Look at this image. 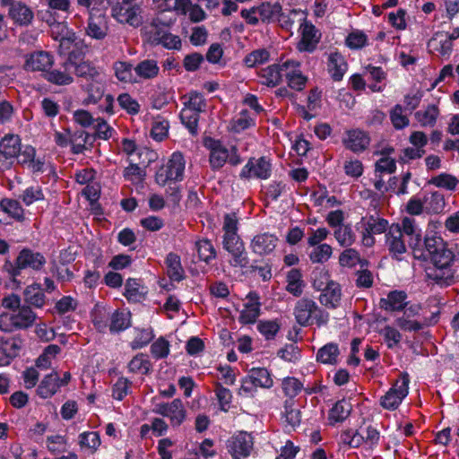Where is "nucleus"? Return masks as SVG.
Wrapping results in <instances>:
<instances>
[{
	"label": "nucleus",
	"mask_w": 459,
	"mask_h": 459,
	"mask_svg": "<svg viewBox=\"0 0 459 459\" xmlns=\"http://www.w3.org/2000/svg\"><path fill=\"white\" fill-rule=\"evenodd\" d=\"M199 117V113L194 112L190 109L183 108L180 112L182 124L186 126L193 135H195L198 133Z\"/></svg>",
	"instance_id": "6e6d98bb"
},
{
	"label": "nucleus",
	"mask_w": 459,
	"mask_h": 459,
	"mask_svg": "<svg viewBox=\"0 0 459 459\" xmlns=\"http://www.w3.org/2000/svg\"><path fill=\"white\" fill-rule=\"evenodd\" d=\"M131 325V313L126 309H117L110 315L109 331L118 333Z\"/></svg>",
	"instance_id": "7c9ffc66"
},
{
	"label": "nucleus",
	"mask_w": 459,
	"mask_h": 459,
	"mask_svg": "<svg viewBox=\"0 0 459 459\" xmlns=\"http://www.w3.org/2000/svg\"><path fill=\"white\" fill-rule=\"evenodd\" d=\"M21 150L22 143L18 134H7L0 140V171L13 166Z\"/></svg>",
	"instance_id": "1a4fd4ad"
},
{
	"label": "nucleus",
	"mask_w": 459,
	"mask_h": 459,
	"mask_svg": "<svg viewBox=\"0 0 459 459\" xmlns=\"http://www.w3.org/2000/svg\"><path fill=\"white\" fill-rule=\"evenodd\" d=\"M301 40L299 44V49L307 52H313L319 42L320 35L316 27L309 22H305L300 25Z\"/></svg>",
	"instance_id": "4be33fe9"
},
{
	"label": "nucleus",
	"mask_w": 459,
	"mask_h": 459,
	"mask_svg": "<svg viewBox=\"0 0 459 459\" xmlns=\"http://www.w3.org/2000/svg\"><path fill=\"white\" fill-rule=\"evenodd\" d=\"M60 388L59 376L56 372L47 375L38 386V394L44 399L53 396Z\"/></svg>",
	"instance_id": "bb28decb"
},
{
	"label": "nucleus",
	"mask_w": 459,
	"mask_h": 459,
	"mask_svg": "<svg viewBox=\"0 0 459 459\" xmlns=\"http://www.w3.org/2000/svg\"><path fill=\"white\" fill-rule=\"evenodd\" d=\"M281 11V4L278 2H263L250 9H243L240 15L247 24L255 26L259 22L263 23L278 22Z\"/></svg>",
	"instance_id": "39448f33"
},
{
	"label": "nucleus",
	"mask_w": 459,
	"mask_h": 459,
	"mask_svg": "<svg viewBox=\"0 0 459 459\" xmlns=\"http://www.w3.org/2000/svg\"><path fill=\"white\" fill-rule=\"evenodd\" d=\"M147 293L146 288L135 279H128L125 286L124 295L132 302H140Z\"/></svg>",
	"instance_id": "c9c22d12"
},
{
	"label": "nucleus",
	"mask_w": 459,
	"mask_h": 459,
	"mask_svg": "<svg viewBox=\"0 0 459 459\" xmlns=\"http://www.w3.org/2000/svg\"><path fill=\"white\" fill-rule=\"evenodd\" d=\"M333 234L342 247H351L356 240V235L349 224L335 229Z\"/></svg>",
	"instance_id": "8fccbe9b"
},
{
	"label": "nucleus",
	"mask_w": 459,
	"mask_h": 459,
	"mask_svg": "<svg viewBox=\"0 0 459 459\" xmlns=\"http://www.w3.org/2000/svg\"><path fill=\"white\" fill-rule=\"evenodd\" d=\"M55 62L53 55L48 51L37 50L24 56L22 68L26 72L47 73Z\"/></svg>",
	"instance_id": "9d476101"
},
{
	"label": "nucleus",
	"mask_w": 459,
	"mask_h": 459,
	"mask_svg": "<svg viewBox=\"0 0 459 459\" xmlns=\"http://www.w3.org/2000/svg\"><path fill=\"white\" fill-rule=\"evenodd\" d=\"M261 304H245L244 309L239 316V322L242 324H253L260 315Z\"/></svg>",
	"instance_id": "052dcab7"
},
{
	"label": "nucleus",
	"mask_w": 459,
	"mask_h": 459,
	"mask_svg": "<svg viewBox=\"0 0 459 459\" xmlns=\"http://www.w3.org/2000/svg\"><path fill=\"white\" fill-rule=\"evenodd\" d=\"M306 19V13L302 10L292 9L287 13L281 11L279 15L278 23L282 29L290 30L295 24L299 23V26L303 24Z\"/></svg>",
	"instance_id": "c756f323"
},
{
	"label": "nucleus",
	"mask_w": 459,
	"mask_h": 459,
	"mask_svg": "<svg viewBox=\"0 0 459 459\" xmlns=\"http://www.w3.org/2000/svg\"><path fill=\"white\" fill-rule=\"evenodd\" d=\"M215 394L218 399L221 410L228 411L230 404L232 401V394L230 389L224 387L221 384L217 383L215 386Z\"/></svg>",
	"instance_id": "e2e57ef3"
},
{
	"label": "nucleus",
	"mask_w": 459,
	"mask_h": 459,
	"mask_svg": "<svg viewBox=\"0 0 459 459\" xmlns=\"http://www.w3.org/2000/svg\"><path fill=\"white\" fill-rule=\"evenodd\" d=\"M36 317V314L29 306H22L13 314L0 315V330L10 333L15 329L28 328L34 324Z\"/></svg>",
	"instance_id": "423d86ee"
},
{
	"label": "nucleus",
	"mask_w": 459,
	"mask_h": 459,
	"mask_svg": "<svg viewBox=\"0 0 459 459\" xmlns=\"http://www.w3.org/2000/svg\"><path fill=\"white\" fill-rule=\"evenodd\" d=\"M425 211L428 213H441L446 206L445 196L443 194L435 191L424 197Z\"/></svg>",
	"instance_id": "72a5a7b5"
},
{
	"label": "nucleus",
	"mask_w": 459,
	"mask_h": 459,
	"mask_svg": "<svg viewBox=\"0 0 459 459\" xmlns=\"http://www.w3.org/2000/svg\"><path fill=\"white\" fill-rule=\"evenodd\" d=\"M108 33V23L105 11L88 13L85 35L96 40H102Z\"/></svg>",
	"instance_id": "2eb2a0df"
},
{
	"label": "nucleus",
	"mask_w": 459,
	"mask_h": 459,
	"mask_svg": "<svg viewBox=\"0 0 459 459\" xmlns=\"http://www.w3.org/2000/svg\"><path fill=\"white\" fill-rule=\"evenodd\" d=\"M409 375L402 373L400 379L380 398L381 406L389 411L396 410L409 394Z\"/></svg>",
	"instance_id": "6e6552de"
},
{
	"label": "nucleus",
	"mask_w": 459,
	"mask_h": 459,
	"mask_svg": "<svg viewBox=\"0 0 459 459\" xmlns=\"http://www.w3.org/2000/svg\"><path fill=\"white\" fill-rule=\"evenodd\" d=\"M142 8L138 4H117L112 7V17L120 23L129 24L134 28L142 24Z\"/></svg>",
	"instance_id": "ddd939ff"
},
{
	"label": "nucleus",
	"mask_w": 459,
	"mask_h": 459,
	"mask_svg": "<svg viewBox=\"0 0 459 459\" xmlns=\"http://www.w3.org/2000/svg\"><path fill=\"white\" fill-rule=\"evenodd\" d=\"M39 15L40 16V19L43 22L48 23V25L52 27L53 29L56 28L61 31L66 29L65 23L60 21L62 19L61 15L58 13H55L49 8L45 12L39 13Z\"/></svg>",
	"instance_id": "680f3d73"
},
{
	"label": "nucleus",
	"mask_w": 459,
	"mask_h": 459,
	"mask_svg": "<svg viewBox=\"0 0 459 459\" xmlns=\"http://www.w3.org/2000/svg\"><path fill=\"white\" fill-rule=\"evenodd\" d=\"M277 241L278 238L275 235L262 233L253 238L250 247L255 254L266 255L275 249Z\"/></svg>",
	"instance_id": "6ab92c4d"
},
{
	"label": "nucleus",
	"mask_w": 459,
	"mask_h": 459,
	"mask_svg": "<svg viewBox=\"0 0 459 459\" xmlns=\"http://www.w3.org/2000/svg\"><path fill=\"white\" fill-rule=\"evenodd\" d=\"M339 353L337 344L327 343L318 350L316 360L324 364H336Z\"/></svg>",
	"instance_id": "58836bf2"
},
{
	"label": "nucleus",
	"mask_w": 459,
	"mask_h": 459,
	"mask_svg": "<svg viewBox=\"0 0 459 459\" xmlns=\"http://www.w3.org/2000/svg\"><path fill=\"white\" fill-rule=\"evenodd\" d=\"M286 290L295 297H299L303 293L305 282L302 274L299 269L293 268L288 272L286 276Z\"/></svg>",
	"instance_id": "2f4dec72"
},
{
	"label": "nucleus",
	"mask_w": 459,
	"mask_h": 459,
	"mask_svg": "<svg viewBox=\"0 0 459 459\" xmlns=\"http://www.w3.org/2000/svg\"><path fill=\"white\" fill-rule=\"evenodd\" d=\"M145 176V170L136 164H130L124 171V177L134 184L142 183Z\"/></svg>",
	"instance_id": "774afa93"
},
{
	"label": "nucleus",
	"mask_w": 459,
	"mask_h": 459,
	"mask_svg": "<svg viewBox=\"0 0 459 459\" xmlns=\"http://www.w3.org/2000/svg\"><path fill=\"white\" fill-rule=\"evenodd\" d=\"M348 65L339 52H331L327 57V70L333 81L339 82L343 78Z\"/></svg>",
	"instance_id": "b1692460"
},
{
	"label": "nucleus",
	"mask_w": 459,
	"mask_h": 459,
	"mask_svg": "<svg viewBox=\"0 0 459 459\" xmlns=\"http://www.w3.org/2000/svg\"><path fill=\"white\" fill-rule=\"evenodd\" d=\"M1 209L18 221L24 220V210L19 201L4 198L0 202Z\"/></svg>",
	"instance_id": "a18cd8bd"
},
{
	"label": "nucleus",
	"mask_w": 459,
	"mask_h": 459,
	"mask_svg": "<svg viewBox=\"0 0 459 459\" xmlns=\"http://www.w3.org/2000/svg\"><path fill=\"white\" fill-rule=\"evenodd\" d=\"M154 412L169 419L173 428L179 427L186 419V410L178 398L170 403H161L155 406Z\"/></svg>",
	"instance_id": "9b49d317"
},
{
	"label": "nucleus",
	"mask_w": 459,
	"mask_h": 459,
	"mask_svg": "<svg viewBox=\"0 0 459 459\" xmlns=\"http://www.w3.org/2000/svg\"><path fill=\"white\" fill-rule=\"evenodd\" d=\"M421 253L420 258L429 261L424 270L427 281L441 287L450 286L455 282V271L452 267L455 254L442 238L426 236L422 240L421 251H418V255Z\"/></svg>",
	"instance_id": "f257e3e1"
},
{
	"label": "nucleus",
	"mask_w": 459,
	"mask_h": 459,
	"mask_svg": "<svg viewBox=\"0 0 459 459\" xmlns=\"http://www.w3.org/2000/svg\"><path fill=\"white\" fill-rule=\"evenodd\" d=\"M134 71L140 80L145 81L156 78L160 73V67L155 59H144L134 67Z\"/></svg>",
	"instance_id": "a878e982"
},
{
	"label": "nucleus",
	"mask_w": 459,
	"mask_h": 459,
	"mask_svg": "<svg viewBox=\"0 0 459 459\" xmlns=\"http://www.w3.org/2000/svg\"><path fill=\"white\" fill-rule=\"evenodd\" d=\"M333 254V248L328 244H320L314 247L309 254V259L312 263L324 264L329 260Z\"/></svg>",
	"instance_id": "5fc2aeb1"
},
{
	"label": "nucleus",
	"mask_w": 459,
	"mask_h": 459,
	"mask_svg": "<svg viewBox=\"0 0 459 459\" xmlns=\"http://www.w3.org/2000/svg\"><path fill=\"white\" fill-rule=\"evenodd\" d=\"M195 247L200 260L210 264V262L215 258L216 251L210 240H199L195 243Z\"/></svg>",
	"instance_id": "603ef678"
},
{
	"label": "nucleus",
	"mask_w": 459,
	"mask_h": 459,
	"mask_svg": "<svg viewBox=\"0 0 459 459\" xmlns=\"http://www.w3.org/2000/svg\"><path fill=\"white\" fill-rule=\"evenodd\" d=\"M94 136L84 130H75L69 133V142L74 154H81L93 144Z\"/></svg>",
	"instance_id": "5701e85b"
},
{
	"label": "nucleus",
	"mask_w": 459,
	"mask_h": 459,
	"mask_svg": "<svg viewBox=\"0 0 459 459\" xmlns=\"http://www.w3.org/2000/svg\"><path fill=\"white\" fill-rule=\"evenodd\" d=\"M295 403L294 399H287L283 406L285 420L293 428L299 426L301 422V411Z\"/></svg>",
	"instance_id": "49530a36"
},
{
	"label": "nucleus",
	"mask_w": 459,
	"mask_h": 459,
	"mask_svg": "<svg viewBox=\"0 0 459 459\" xmlns=\"http://www.w3.org/2000/svg\"><path fill=\"white\" fill-rule=\"evenodd\" d=\"M206 145L211 151L210 163L212 169H221L229 158V151L219 141L210 139Z\"/></svg>",
	"instance_id": "393cba45"
},
{
	"label": "nucleus",
	"mask_w": 459,
	"mask_h": 459,
	"mask_svg": "<svg viewBox=\"0 0 459 459\" xmlns=\"http://www.w3.org/2000/svg\"><path fill=\"white\" fill-rule=\"evenodd\" d=\"M46 264L47 259L43 254L24 247L19 252L14 262L6 261L3 269L8 273L13 281H16V278L22 274L23 270L30 269L34 272H40Z\"/></svg>",
	"instance_id": "7ed1b4c3"
},
{
	"label": "nucleus",
	"mask_w": 459,
	"mask_h": 459,
	"mask_svg": "<svg viewBox=\"0 0 459 459\" xmlns=\"http://www.w3.org/2000/svg\"><path fill=\"white\" fill-rule=\"evenodd\" d=\"M272 172V164L266 157L251 158L243 167L239 177L243 179H250L252 178L258 179H267Z\"/></svg>",
	"instance_id": "f8f14e48"
},
{
	"label": "nucleus",
	"mask_w": 459,
	"mask_h": 459,
	"mask_svg": "<svg viewBox=\"0 0 459 459\" xmlns=\"http://www.w3.org/2000/svg\"><path fill=\"white\" fill-rule=\"evenodd\" d=\"M8 9V16L15 25L29 26L31 24L34 13L26 4L19 1Z\"/></svg>",
	"instance_id": "aec40b11"
},
{
	"label": "nucleus",
	"mask_w": 459,
	"mask_h": 459,
	"mask_svg": "<svg viewBox=\"0 0 459 459\" xmlns=\"http://www.w3.org/2000/svg\"><path fill=\"white\" fill-rule=\"evenodd\" d=\"M269 59V51L265 48H258L247 54L244 58V63L247 67H255L268 62Z\"/></svg>",
	"instance_id": "864d4df0"
},
{
	"label": "nucleus",
	"mask_w": 459,
	"mask_h": 459,
	"mask_svg": "<svg viewBox=\"0 0 459 459\" xmlns=\"http://www.w3.org/2000/svg\"><path fill=\"white\" fill-rule=\"evenodd\" d=\"M185 159L180 152H174L166 165L162 166L155 175L158 185L164 186L169 182L183 180L185 171Z\"/></svg>",
	"instance_id": "0eeeda50"
},
{
	"label": "nucleus",
	"mask_w": 459,
	"mask_h": 459,
	"mask_svg": "<svg viewBox=\"0 0 459 459\" xmlns=\"http://www.w3.org/2000/svg\"><path fill=\"white\" fill-rule=\"evenodd\" d=\"M73 63L69 60L62 65L60 68L48 69V71L42 74V77L49 83L57 86L70 85L74 82V77L69 72V66Z\"/></svg>",
	"instance_id": "a211bd4d"
},
{
	"label": "nucleus",
	"mask_w": 459,
	"mask_h": 459,
	"mask_svg": "<svg viewBox=\"0 0 459 459\" xmlns=\"http://www.w3.org/2000/svg\"><path fill=\"white\" fill-rule=\"evenodd\" d=\"M79 444L82 447L95 451L100 446V438L98 432H83L79 436Z\"/></svg>",
	"instance_id": "0e129e2a"
},
{
	"label": "nucleus",
	"mask_w": 459,
	"mask_h": 459,
	"mask_svg": "<svg viewBox=\"0 0 459 459\" xmlns=\"http://www.w3.org/2000/svg\"><path fill=\"white\" fill-rule=\"evenodd\" d=\"M406 298L407 295L403 291H391L385 299H380V307L390 311L403 310L407 304Z\"/></svg>",
	"instance_id": "cd10ccee"
},
{
	"label": "nucleus",
	"mask_w": 459,
	"mask_h": 459,
	"mask_svg": "<svg viewBox=\"0 0 459 459\" xmlns=\"http://www.w3.org/2000/svg\"><path fill=\"white\" fill-rule=\"evenodd\" d=\"M24 300L35 307H42L46 303V295L38 283H33L24 290Z\"/></svg>",
	"instance_id": "473e14b6"
},
{
	"label": "nucleus",
	"mask_w": 459,
	"mask_h": 459,
	"mask_svg": "<svg viewBox=\"0 0 459 459\" xmlns=\"http://www.w3.org/2000/svg\"><path fill=\"white\" fill-rule=\"evenodd\" d=\"M319 302L327 308H336L342 299V289L335 281H327L319 296Z\"/></svg>",
	"instance_id": "412c9836"
},
{
	"label": "nucleus",
	"mask_w": 459,
	"mask_h": 459,
	"mask_svg": "<svg viewBox=\"0 0 459 459\" xmlns=\"http://www.w3.org/2000/svg\"><path fill=\"white\" fill-rule=\"evenodd\" d=\"M72 66L74 67V74L78 77L83 78L86 81L91 82L93 80H97L98 77H100V75H102L99 69L89 62L83 61L79 64L73 63Z\"/></svg>",
	"instance_id": "37998d69"
},
{
	"label": "nucleus",
	"mask_w": 459,
	"mask_h": 459,
	"mask_svg": "<svg viewBox=\"0 0 459 459\" xmlns=\"http://www.w3.org/2000/svg\"><path fill=\"white\" fill-rule=\"evenodd\" d=\"M339 263L342 266L354 267L360 264L361 268L368 265V262L362 259L359 252L353 248H347L339 256Z\"/></svg>",
	"instance_id": "a19ab883"
},
{
	"label": "nucleus",
	"mask_w": 459,
	"mask_h": 459,
	"mask_svg": "<svg viewBox=\"0 0 459 459\" xmlns=\"http://www.w3.org/2000/svg\"><path fill=\"white\" fill-rule=\"evenodd\" d=\"M253 445L252 436L241 431L228 440L227 448L233 459H244L249 456Z\"/></svg>",
	"instance_id": "4468645a"
},
{
	"label": "nucleus",
	"mask_w": 459,
	"mask_h": 459,
	"mask_svg": "<svg viewBox=\"0 0 459 459\" xmlns=\"http://www.w3.org/2000/svg\"><path fill=\"white\" fill-rule=\"evenodd\" d=\"M108 320L110 321V314L104 307H97L91 312V322L100 333H105L108 326L109 327Z\"/></svg>",
	"instance_id": "09e8293b"
},
{
	"label": "nucleus",
	"mask_w": 459,
	"mask_h": 459,
	"mask_svg": "<svg viewBox=\"0 0 459 459\" xmlns=\"http://www.w3.org/2000/svg\"><path fill=\"white\" fill-rule=\"evenodd\" d=\"M406 242L412 249L414 257L420 258L422 254L418 255L422 247L420 230L415 220L410 217H404L401 224H392L385 233V247L393 257L399 259L406 252Z\"/></svg>",
	"instance_id": "f03ea898"
},
{
	"label": "nucleus",
	"mask_w": 459,
	"mask_h": 459,
	"mask_svg": "<svg viewBox=\"0 0 459 459\" xmlns=\"http://www.w3.org/2000/svg\"><path fill=\"white\" fill-rule=\"evenodd\" d=\"M248 376L256 386L271 388L273 385V380L269 371L264 368H253L250 369Z\"/></svg>",
	"instance_id": "79ce46f5"
},
{
	"label": "nucleus",
	"mask_w": 459,
	"mask_h": 459,
	"mask_svg": "<svg viewBox=\"0 0 459 459\" xmlns=\"http://www.w3.org/2000/svg\"><path fill=\"white\" fill-rule=\"evenodd\" d=\"M303 385L301 382L291 377L283 378L281 382V388L284 394L288 399H293L301 391Z\"/></svg>",
	"instance_id": "4d7b16f0"
},
{
	"label": "nucleus",
	"mask_w": 459,
	"mask_h": 459,
	"mask_svg": "<svg viewBox=\"0 0 459 459\" xmlns=\"http://www.w3.org/2000/svg\"><path fill=\"white\" fill-rule=\"evenodd\" d=\"M114 69L117 78L120 82H137L133 77V65L126 62H116L114 64Z\"/></svg>",
	"instance_id": "13d9d810"
},
{
	"label": "nucleus",
	"mask_w": 459,
	"mask_h": 459,
	"mask_svg": "<svg viewBox=\"0 0 459 459\" xmlns=\"http://www.w3.org/2000/svg\"><path fill=\"white\" fill-rule=\"evenodd\" d=\"M439 115L436 105H429L425 109L415 113V118L421 126H434Z\"/></svg>",
	"instance_id": "4c0bfd02"
},
{
	"label": "nucleus",
	"mask_w": 459,
	"mask_h": 459,
	"mask_svg": "<svg viewBox=\"0 0 459 459\" xmlns=\"http://www.w3.org/2000/svg\"><path fill=\"white\" fill-rule=\"evenodd\" d=\"M260 82L268 87H275L281 82L282 74L280 64H273L259 72Z\"/></svg>",
	"instance_id": "c85d7f7f"
},
{
	"label": "nucleus",
	"mask_w": 459,
	"mask_h": 459,
	"mask_svg": "<svg viewBox=\"0 0 459 459\" xmlns=\"http://www.w3.org/2000/svg\"><path fill=\"white\" fill-rule=\"evenodd\" d=\"M151 353L156 359L166 358L169 353V342L163 337L158 338L151 346Z\"/></svg>",
	"instance_id": "338daca9"
},
{
	"label": "nucleus",
	"mask_w": 459,
	"mask_h": 459,
	"mask_svg": "<svg viewBox=\"0 0 459 459\" xmlns=\"http://www.w3.org/2000/svg\"><path fill=\"white\" fill-rule=\"evenodd\" d=\"M152 367L147 355L140 353L134 356L128 364V368L133 373L146 375L150 372Z\"/></svg>",
	"instance_id": "3c124183"
},
{
	"label": "nucleus",
	"mask_w": 459,
	"mask_h": 459,
	"mask_svg": "<svg viewBox=\"0 0 459 459\" xmlns=\"http://www.w3.org/2000/svg\"><path fill=\"white\" fill-rule=\"evenodd\" d=\"M344 146L350 151L359 153L364 152L370 143L369 135L359 129L350 130L342 140Z\"/></svg>",
	"instance_id": "f3484780"
},
{
	"label": "nucleus",
	"mask_w": 459,
	"mask_h": 459,
	"mask_svg": "<svg viewBox=\"0 0 459 459\" xmlns=\"http://www.w3.org/2000/svg\"><path fill=\"white\" fill-rule=\"evenodd\" d=\"M167 273L172 281H180L184 279L185 271L181 265L180 257L174 253H169L166 258Z\"/></svg>",
	"instance_id": "f704fd0d"
},
{
	"label": "nucleus",
	"mask_w": 459,
	"mask_h": 459,
	"mask_svg": "<svg viewBox=\"0 0 459 459\" xmlns=\"http://www.w3.org/2000/svg\"><path fill=\"white\" fill-rule=\"evenodd\" d=\"M206 103L204 96L198 92H191L189 100L185 103V109H190L196 113H201L205 110Z\"/></svg>",
	"instance_id": "69168bd1"
},
{
	"label": "nucleus",
	"mask_w": 459,
	"mask_h": 459,
	"mask_svg": "<svg viewBox=\"0 0 459 459\" xmlns=\"http://www.w3.org/2000/svg\"><path fill=\"white\" fill-rule=\"evenodd\" d=\"M255 125L254 119L249 116L247 110H242L230 121V130L235 133L242 132Z\"/></svg>",
	"instance_id": "de8ad7c7"
},
{
	"label": "nucleus",
	"mask_w": 459,
	"mask_h": 459,
	"mask_svg": "<svg viewBox=\"0 0 459 459\" xmlns=\"http://www.w3.org/2000/svg\"><path fill=\"white\" fill-rule=\"evenodd\" d=\"M429 52L442 58L447 59L453 49V43L449 42L448 33L436 32L428 42Z\"/></svg>",
	"instance_id": "dca6fc26"
},
{
	"label": "nucleus",
	"mask_w": 459,
	"mask_h": 459,
	"mask_svg": "<svg viewBox=\"0 0 459 459\" xmlns=\"http://www.w3.org/2000/svg\"><path fill=\"white\" fill-rule=\"evenodd\" d=\"M86 91L88 93L87 98L84 100V104H96L104 95V82L102 75L98 77L97 80L91 81L87 85Z\"/></svg>",
	"instance_id": "e433bc0d"
},
{
	"label": "nucleus",
	"mask_w": 459,
	"mask_h": 459,
	"mask_svg": "<svg viewBox=\"0 0 459 459\" xmlns=\"http://www.w3.org/2000/svg\"><path fill=\"white\" fill-rule=\"evenodd\" d=\"M351 408L348 401L344 399L338 401L329 411V420L342 422L351 414Z\"/></svg>",
	"instance_id": "ea45409f"
},
{
	"label": "nucleus",
	"mask_w": 459,
	"mask_h": 459,
	"mask_svg": "<svg viewBox=\"0 0 459 459\" xmlns=\"http://www.w3.org/2000/svg\"><path fill=\"white\" fill-rule=\"evenodd\" d=\"M429 184L448 191H455L459 184V180L456 177L451 174L441 173L431 178L429 180Z\"/></svg>",
	"instance_id": "c03bdc74"
},
{
	"label": "nucleus",
	"mask_w": 459,
	"mask_h": 459,
	"mask_svg": "<svg viewBox=\"0 0 459 459\" xmlns=\"http://www.w3.org/2000/svg\"><path fill=\"white\" fill-rule=\"evenodd\" d=\"M294 315L297 322L302 326L316 324L322 326L327 324L329 314L317 306L311 299H300L295 306Z\"/></svg>",
	"instance_id": "20e7f679"
},
{
	"label": "nucleus",
	"mask_w": 459,
	"mask_h": 459,
	"mask_svg": "<svg viewBox=\"0 0 459 459\" xmlns=\"http://www.w3.org/2000/svg\"><path fill=\"white\" fill-rule=\"evenodd\" d=\"M169 127V121L159 117L152 123L151 136L154 140L161 142L168 136Z\"/></svg>",
	"instance_id": "bf43d9fd"
}]
</instances>
